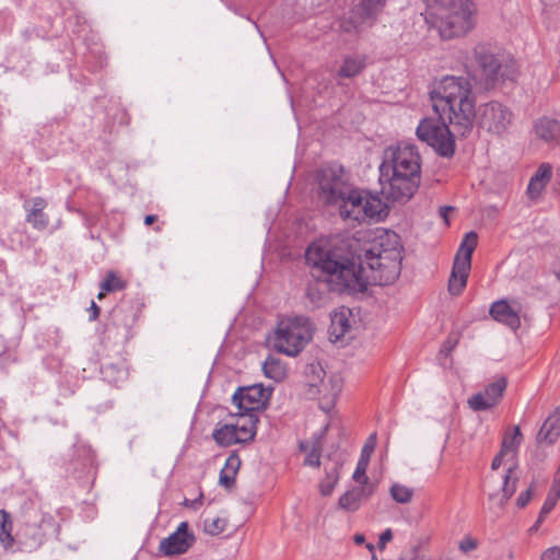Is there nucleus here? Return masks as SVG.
<instances>
[{"instance_id": "obj_1", "label": "nucleus", "mask_w": 560, "mask_h": 560, "mask_svg": "<svg viewBox=\"0 0 560 560\" xmlns=\"http://www.w3.org/2000/svg\"><path fill=\"white\" fill-rule=\"evenodd\" d=\"M402 246L393 231H376L361 246L354 237L319 238L305 252L314 283L306 294L314 303L327 292L366 290L369 284L387 285L401 271Z\"/></svg>"}, {"instance_id": "obj_2", "label": "nucleus", "mask_w": 560, "mask_h": 560, "mask_svg": "<svg viewBox=\"0 0 560 560\" xmlns=\"http://www.w3.org/2000/svg\"><path fill=\"white\" fill-rule=\"evenodd\" d=\"M432 108L442 121H447L453 132L468 136L476 120V100L467 78L445 75L430 91Z\"/></svg>"}, {"instance_id": "obj_3", "label": "nucleus", "mask_w": 560, "mask_h": 560, "mask_svg": "<svg viewBox=\"0 0 560 560\" xmlns=\"http://www.w3.org/2000/svg\"><path fill=\"white\" fill-rule=\"evenodd\" d=\"M383 192L393 201L406 202L418 190L421 180V158L412 143L401 142L386 150L380 166Z\"/></svg>"}, {"instance_id": "obj_4", "label": "nucleus", "mask_w": 560, "mask_h": 560, "mask_svg": "<svg viewBox=\"0 0 560 560\" xmlns=\"http://www.w3.org/2000/svg\"><path fill=\"white\" fill-rule=\"evenodd\" d=\"M432 8L444 39L464 36L476 25L477 9L472 0H432Z\"/></svg>"}, {"instance_id": "obj_5", "label": "nucleus", "mask_w": 560, "mask_h": 560, "mask_svg": "<svg viewBox=\"0 0 560 560\" xmlns=\"http://www.w3.org/2000/svg\"><path fill=\"white\" fill-rule=\"evenodd\" d=\"M313 338V325L306 316L282 318L278 323L273 348L289 357L298 355Z\"/></svg>"}, {"instance_id": "obj_6", "label": "nucleus", "mask_w": 560, "mask_h": 560, "mask_svg": "<svg viewBox=\"0 0 560 560\" xmlns=\"http://www.w3.org/2000/svg\"><path fill=\"white\" fill-rule=\"evenodd\" d=\"M336 206L343 220L365 222L380 220L385 211V205L377 196H372L363 190L351 187Z\"/></svg>"}, {"instance_id": "obj_7", "label": "nucleus", "mask_w": 560, "mask_h": 560, "mask_svg": "<svg viewBox=\"0 0 560 560\" xmlns=\"http://www.w3.org/2000/svg\"><path fill=\"white\" fill-rule=\"evenodd\" d=\"M318 191L317 197L326 206H335L352 187L349 176L339 164H329L323 166L317 172Z\"/></svg>"}, {"instance_id": "obj_8", "label": "nucleus", "mask_w": 560, "mask_h": 560, "mask_svg": "<svg viewBox=\"0 0 560 560\" xmlns=\"http://www.w3.org/2000/svg\"><path fill=\"white\" fill-rule=\"evenodd\" d=\"M418 139L432 147L443 158H452L455 152L454 132L447 121L440 118H423L417 127Z\"/></svg>"}, {"instance_id": "obj_9", "label": "nucleus", "mask_w": 560, "mask_h": 560, "mask_svg": "<svg viewBox=\"0 0 560 560\" xmlns=\"http://www.w3.org/2000/svg\"><path fill=\"white\" fill-rule=\"evenodd\" d=\"M474 56L480 71V80L487 89L493 86L499 78L510 81L515 79L514 65H504L489 46L477 45L474 48Z\"/></svg>"}, {"instance_id": "obj_10", "label": "nucleus", "mask_w": 560, "mask_h": 560, "mask_svg": "<svg viewBox=\"0 0 560 560\" xmlns=\"http://www.w3.org/2000/svg\"><path fill=\"white\" fill-rule=\"evenodd\" d=\"M478 243L476 232H468L462 241L454 259L452 273L448 280V292L452 295H459L467 284L468 275L471 268V256Z\"/></svg>"}, {"instance_id": "obj_11", "label": "nucleus", "mask_w": 560, "mask_h": 560, "mask_svg": "<svg viewBox=\"0 0 560 560\" xmlns=\"http://www.w3.org/2000/svg\"><path fill=\"white\" fill-rule=\"evenodd\" d=\"M512 117L511 109L498 101L483 103L476 109L479 127L494 135L504 132L510 126Z\"/></svg>"}, {"instance_id": "obj_12", "label": "nucleus", "mask_w": 560, "mask_h": 560, "mask_svg": "<svg viewBox=\"0 0 560 560\" xmlns=\"http://www.w3.org/2000/svg\"><path fill=\"white\" fill-rule=\"evenodd\" d=\"M269 393L260 384L238 387L232 397V402L240 412L256 413L265 406Z\"/></svg>"}, {"instance_id": "obj_13", "label": "nucleus", "mask_w": 560, "mask_h": 560, "mask_svg": "<svg viewBox=\"0 0 560 560\" xmlns=\"http://www.w3.org/2000/svg\"><path fill=\"white\" fill-rule=\"evenodd\" d=\"M508 386V380L504 376L498 377L488 384L483 392H479L468 399L469 407L475 411H482L495 406Z\"/></svg>"}, {"instance_id": "obj_14", "label": "nucleus", "mask_w": 560, "mask_h": 560, "mask_svg": "<svg viewBox=\"0 0 560 560\" xmlns=\"http://www.w3.org/2000/svg\"><path fill=\"white\" fill-rule=\"evenodd\" d=\"M195 541L187 522H182L177 529L160 542V550L166 556L186 552Z\"/></svg>"}, {"instance_id": "obj_15", "label": "nucleus", "mask_w": 560, "mask_h": 560, "mask_svg": "<svg viewBox=\"0 0 560 560\" xmlns=\"http://www.w3.org/2000/svg\"><path fill=\"white\" fill-rule=\"evenodd\" d=\"M491 317L512 330H516L521 326L520 308L513 307L505 300L495 301L490 306Z\"/></svg>"}, {"instance_id": "obj_16", "label": "nucleus", "mask_w": 560, "mask_h": 560, "mask_svg": "<svg viewBox=\"0 0 560 560\" xmlns=\"http://www.w3.org/2000/svg\"><path fill=\"white\" fill-rule=\"evenodd\" d=\"M537 138L550 145L560 147V121L549 117H540L534 122Z\"/></svg>"}, {"instance_id": "obj_17", "label": "nucleus", "mask_w": 560, "mask_h": 560, "mask_svg": "<svg viewBox=\"0 0 560 560\" xmlns=\"http://www.w3.org/2000/svg\"><path fill=\"white\" fill-rule=\"evenodd\" d=\"M560 436V407H557L555 411L545 420L542 423L536 440L539 444H553Z\"/></svg>"}, {"instance_id": "obj_18", "label": "nucleus", "mask_w": 560, "mask_h": 560, "mask_svg": "<svg viewBox=\"0 0 560 560\" xmlns=\"http://www.w3.org/2000/svg\"><path fill=\"white\" fill-rule=\"evenodd\" d=\"M377 436L376 433H372L365 444L362 447L360 458L358 460L355 470L352 478L362 485L368 483L369 478L366 477V469L370 463L371 455L376 446Z\"/></svg>"}, {"instance_id": "obj_19", "label": "nucleus", "mask_w": 560, "mask_h": 560, "mask_svg": "<svg viewBox=\"0 0 560 560\" xmlns=\"http://www.w3.org/2000/svg\"><path fill=\"white\" fill-rule=\"evenodd\" d=\"M46 206L47 202L42 197H35L30 209H27V202L24 203V208L27 210L26 221L36 230H45L49 224V218L44 212Z\"/></svg>"}, {"instance_id": "obj_20", "label": "nucleus", "mask_w": 560, "mask_h": 560, "mask_svg": "<svg viewBox=\"0 0 560 560\" xmlns=\"http://www.w3.org/2000/svg\"><path fill=\"white\" fill-rule=\"evenodd\" d=\"M236 415L238 416V419L233 425L242 443L254 440L256 435L258 416L250 412H240V410H237Z\"/></svg>"}, {"instance_id": "obj_21", "label": "nucleus", "mask_w": 560, "mask_h": 560, "mask_svg": "<svg viewBox=\"0 0 560 560\" xmlns=\"http://www.w3.org/2000/svg\"><path fill=\"white\" fill-rule=\"evenodd\" d=\"M304 374L310 395L322 394L326 389V372L320 363L306 365Z\"/></svg>"}, {"instance_id": "obj_22", "label": "nucleus", "mask_w": 560, "mask_h": 560, "mask_svg": "<svg viewBox=\"0 0 560 560\" xmlns=\"http://www.w3.org/2000/svg\"><path fill=\"white\" fill-rule=\"evenodd\" d=\"M552 176V167L550 164L544 163L541 164L535 174L530 177L529 184L527 186V194L529 198L534 199L541 195L542 190L550 182Z\"/></svg>"}, {"instance_id": "obj_23", "label": "nucleus", "mask_w": 560, "mask_h": 560, "mask_svg": "<svg viewBox=\"0 0 560 560\" xmlns=\"http://www.w3.org/2000/svg\"><path fill=\"white\" fill-rule=\"evenodd\" d=\"M242 460L236 452L230 454L226 458L223 468L220 471L219 483L226 489H230L234 486L236 475L240 470Z\"/></svg>"}, {"instance_id": "obj_24", "label": "nucleus", "mask_w": 560, "mask_h": 560, "mask_svg": "<svg viewBox=\"0 0 560 560\" xmlns=\"http://www.w3.org/2000/svg\"><path fill=\"white\" fill-rule=\"evenodd\" d=\"M299 448L301 452H305L306 456L304 459V465L311 466L314 468H318L320 466V454H322V436L318 435L314 438L311 442L302 441L299 444Z\"/></svg>"}, {"instance_id": "obj_25", "label": "nucleus", "mask_w": 560, "mask_h": 560, "mask_svg": "<svg viewBox=\"0 0 560 560\" xmlns=\"http://www.w3.org/2000/svg\"><path fill=\"white\" fill-rule=\"evenodd\" d=\"M349 315L350 311L347 308H342L331 315L329 331L336 339L341 338L350 329Z\"/></svg>"}, {"instance_id": "obj_26", "label": "nucleus", "mask_w": 560, "mask_h": 560, "mask_svg": "<svg viewBox=\"0 0 560 560\" xmlns=\"http://www.w3.org/2000/svg\"><path fill=\"white\" fill-rule=\"evenodd\" d=\"M365 68V58L355 56V57H346L341 67L338 70L339 78H353L362 72Z\"/></svg>"}, {"instance_id": "obj_27", "label": "nucleus", "mask_w": 560, "mask_h": 560, "mask_svg": "<svg viewBox=\"0 0 560 560\" xmlns=\"http://www.w3.org/2000/svg\"><path fill=\"white\" fill-rule=\"evenodd\" d=\"M515 466L510 467L503 478L499 506L503 508L517 489L518 477L515 476Z\"/></svg>"}, {"instance_id": "obj_28", "label": "nucleus", "mask_w": 560, "mask_h": 560, "mask_svg": "<svg viewBox=\"0 0 560 560\" xmlns=\"http://www.w3.org/2000/svg\"><path fill=\"white\" fill-rule=\"evenodd\" d=\"M13 522L11 514L5 510H0V544L4 549H9L14 544L12 535Z\"/></svg>"}, {"instance_id": "obj_29", "label": "nucleus", "mask_w": 560, "mask_h": 560, "mask_svg": "<svg viewBox=\"0 0 560 560\" xmlns=\"http://www.w3.org/2000/svg\"><path fill=\"white\" fill-rule=\"evenodd\" d=\"M364 494V489L360 487H355L347 492H345L339 498V508L346 510L348 512L357 511L360 505Z\"/></svg>"}, {"instance_id": "obj_30", "label": "nucleus", "mask_w": 560, "mask_h": 560, "mask_svg": "<svg viewBox=\"0 0 560 560\" xmlns=\"http://www.w3.org/2000/svg\"><path fill=\"white\" fill-rule=\"evenodd\" d=\"M340 463H335L332 467L325 469V477L319 483V491L324 497L330 495L334 491L335 486L338 483L340 478Z\"/></svg>"}, {"instance_id": "obj_31", "label": "nucleus", "mask_w": 560, "mask_h": 560, "mask_svg": "<svg viewBox=\"0 0 560 560\" xmlns=\"http://www.w3.org/2000/svg\"><path fill=\"white\" fill-rule=\"evenodd\" d=\"M127 282L122 280L115 271H108L101 282V291L97 294V299L102 300L107 292L121 291L126 288Z\"/></svg>"}, {"instance_id": "obj_32", "label": "nucleus", "mask_w": 560, "mask_h": 560, "mask_svg": "<svg viewBox=\"0 0 560 560\" xmlns=\"http://www.w3.org/2000/svg\"><path fill=\"white\" fill-rule=\"evenodd\" d=\"M212 436L219 445L223 446L242 443L233 424H224L215 429Z\"/></svg>"}, {"instance_id": "obj_33", "label": "nucleus", "mask_w": 560, "mask_h": 560, "mask_svg": "<svg viewBox=\"0 0 560 560\" xmlns=\"http://www.w3.org/2000/svg\"><path fill=\"white\" fill-rule=\"evenodd\" d=\"M264 373L267 377L280 382L285 377L287 370L280 359L269 355L262 365Z\"/></svg>"}, {"instance_id": "obj_34", "label": "nucleus", "mask_w": 560, "mask_h": 560, "mask_svg": "<svg viewBox=\"0 0 560 560\" xmlns=\"http://www.w3.org/2000/svg\"><path fill=\"white\" fill-rule=\"evenodd\" d=\"M342 383L341 378L338 375H331L326 381V389L322 392L324 397L328 399V406L325 407L322 405V409L325 411H329L332 405L335 404L336 398L338 397L339 393L341 392Z\"/></svg>"}, {"instance_id": "obj_35", "label": "nucleus", "mask_w": 560, "mask_h": 560, "mask_svg": "<svg viewBox=\"0 0 560 560\" xmlns=\"http://www.w3.org/2000/svg\"><path fill=\"white\" fill-rule=\"evenodd\" d=\"M523 435L520 427H514L512 433H506L501 444L502 453L509 454L510 452L515 453L522 443Z\"/></svg>"}, {"instance_id": "obj_36", "label": "nucleus", "mask_w": 560, "mask_h": 560, "mask_svg": "<svg viewBox=\"0 0 560 560\" xmlns=\"http://www.w3.org/2000/svg\"><path fill=\"white\" fill-rule=\"evenodd\" d=\"M389 493L393 500L400 504L409 503L413 498V489L400 483L392 485Z\"/></svg>"}, {"instance_id": "obj_37", "label": "nucleus", "mask_w": 560, "mask_h": 560, "mask_svg": "<svg viewBox=\"0 0 560 560\" xmlns=\"http://www.w3.org/2000/svg\"><path fill=\"white\" fill-rule=\"evenodd\" d=\"M384 5V0H362L359 5L360 15L363 19H372Z\"/></svg>"}, {"instance_id": "obj_38", "label": "nucleus", "mask_w": 560, "mask_h": 560, "mask_svg": "<svg viewBox=\"0 0 560 560\" xmlns=\"http://www.w3.org/2000/svg\"><path fill=\"white\" fill-rule=\"evenodd\" d=\"M103 373L110 382H118L126 376V371L124 369H119L115 364H108L103 368Z\"/></svg>"}, {"instance_id": "obj_39", "label": "nucleus", "mask_w": 560, "mask_h": 560, "mask_svg": "<svg viewBox=\"0 0 560 560\" xmlns=\"http://www.w3.org/2000/svg\"><path fill=\"white\" fill-rule=\"evenodd\" d=\"M203 525L206 533L210 535H219L224 530L225 523L220 517H215L212 520H206Z\"/></svg>"}, {"instance_id": "obj_40", "label": "nucleus", "mask_w": 560, "mask_h": 560, "mask_svg": "<svg viewBox=\"0 0 560 560\" xmlns=\"http://www.w3.org/2000/svg\"><path fill=\"white\" fill-rule=\"evenodd\" d=\"M459 341V334L452 331L442 343L441 353L448 355Z\"/></svg>"}, {"instance_id": "obj_41", "label": "nucleus", "mask_w": 560, "mask_h": 560, "mask_svg": "<svg viewBox=\"0 0 560 560\" xmlns=\"http://www.w3.org/2000/svg\"><path fill=\"white\" fill-rule=\"evenodd\" d=\"M533 497V487L530 486L526 491L522 492L516 499V505L520 509H524Z\"/></svg>"}, {"instance_id": "obj_42", "label": "nucleus", "mask_w": 560, "mask_h": 560, "mask_svg": "<svg viewBox=\"0 0 560 560\" xmlns=\"http://www.w3.org/2000/svg\"><path fill=\"white\" fill-rule=\"evenodd\" d=\"M477 547H478L477 540L471 537H465L459 542V549H460V551H463L465 553L475 550Z\"/></svg>"}, {"instance_id": "obj_43", "label": "nucleus", "mask_w": 560, "mask_h": 560, "mask_svg": "<svg viewBox=\"0 0 560 560\" xmlns=\"http://www.w3.org/2000/svg\"><path fill=\"white\" fill-rule=\"evenodd\" d=\"M540 560H560V547L553 546L546 549L541 553Z\"/></svg>"}, {"instance_id": "obj_44", "label": "nucleus", "mask_w": 560, "mask_h": 560, "mask_svg": "<svg viewBox=\"0 0 560 560\" xmlns=\"http://www.w3.org/2000/svg\"><path fill=\"white\" fill-rule=\"evenodd\" d=\"M393 539V532L390 528L385 529L378 538L377 546L381 550L385 549L387 542H389Z\"/></svg>"}, {"instance_id": "obj_45", "label": "nucleus", "mask_w": 560, "mask_h": 560, "mask_svg": "<svg viewBox=\"0 0 560 560\" xmlns=\"http://www.w3.org/2000/svg\"><path fill=\"white\" fill-rule=\"evenodd\" d=\"M559 499L560 495H557L555 492L549 490L547 498L544 502L545 510H553Z\"/></svg>"}, {"instance_id": "obj_46", "label": "nucleus", "mask_w": 560, "mask_h": 560, "mask_svg": "<svg viewBox=\"0 0 560 560\" xmlns=\"http://www.w3.org/2000/svg\"><path fill=\"white\" fill-rule=\"evenodd\" d=\"M552 510H545V504H542V508L539 512L538 518L535 522V524L529 528V532H535L539 528L541 523L545 521V517L551 512Z\"/></svg>"}, {"instance_id": "obj_47", "label": "nucleus", "mask_w": 560, "mask_h": 560, "mask_svg": "<svg viewBox=\"0 0 560 560\" xmlns=\"http://www.w3.org/2000/svg\"><path fill=\"white\" fill-rule=\"evenodd\" d=\"M89 312H90V320H96L100 316L101 308L94 301H92Z\"/></svg>"}, {"instance_id": "obj_48", "label": "nucleus", "mask_w": 560, "mask_h": 560, "mask_svg": "<svg viewBox=\"0 0 560 560\" xmlns=\"http://www.w3.org/2000/svg\"><path fill=\"white\" fill-rule=\"evenodd\" d=\"M453 210L454 208L448 206H442L439 209V214L444 220L446 225H448V212Z\"/></svg>"}, {"instance_id": "obj_49", "label": "nucleus", "mask_w": 560, "mask_h": 560, "mask_svg": "<svg viewBox=\"0 0 560 560\" xmlns=\"http://www.w3.org/2000/svg\"><path fill=\"white\" fill-rule=\"evenodd\" d=\"M508 455L506 453H502V451L500 450V452L498 453V455L493 458L492 463H491V468L493 470H497L501 464H502V459L503 457Z\"/></svg>"}, {"instance_id": "obj_50", "label": "nucleus", "mask_w": 560, "mask_h": 560, "mask_svg": "<svg viewBox=\"0 0 560 560\" xmlns=\"http://www.w3.org/2000/svg\"><path fill=\"white\" fill-rule=\"evenodd\" d=\"M550 491L555 492L557 495H560V478L558 475H555Z\"/></svg>"}, {"instance_id": "obj_51", "label": "nucleus", "mask_w": 560, "mask_h": 560, "mask_svg": "<svg viewBox=\"0 0 560 560\" xmlns=\"http://www.w3.org/2000/svg\"><path fill=\"white\" fill-rule=\"evenodd\" d=\"M156 220H158V217H156L155 214H148V215H145V218H144V224H145V225H151V224H153Z\"/></svg>"}, {"instance_id": "obj_52", "label": "nucleus", "mask_w": 560, "mask_h": 560, "mask_svg": "<svg viewBox=\"0 0 560 560\" xmlns=\"http://www.w3.org/2000/svg\"><path fill=\"white\" fill-rule=\"evenodd\" d=\"M353 540L357 545H361L365 541V537L363 534H355Z\"/></svg>"}, {"instance_id": "obj_53", "label": "nucleus", "mask_w": 560, "mask_h": 560, "mask_svg": "<svg viewBox=\"0 0 560 560\" xmlns=\"http://www.w3.org/2000/svg\"><path fill=\"white\" fill-rule=\"evenodd\" d=\"M366 548L373 552L374 551V545L373 544H366ZM372 560H377L376 559V556L374 553H372Z\"/></svg>"}, {"instance_id": "obj_54", "label": "nucleus", "mask_w": 560, "mask_h": 560, "mask_svg": "<svg viewBox=\"0 0 560 560\" xmlns=\"http://www.w3.org/2000/svg\"><path fill=\"white\" fill-rule=\"evenodd\" d=\"M556 475H558L560 478V466H559V469L557 470Z\"/></svg>"}]
</instances>
